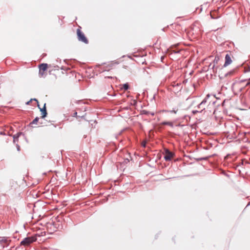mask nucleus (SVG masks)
Here are the masks:
<instances>
[{
	"label": "nucleus",
	"mask_w": 250,
	"mask_h": 250,
	"mask_svg": "<svg viewBox=\"0 0 250 250\" xmlns=\"http://www.w3.org/2000/svg\"><path fill=\"white\" fill-rule=\"evenodd\" d=\"M219 60V57L216 56L213 63H210L209 65V71H210V75L212 77L214 76V77H216L218 73H217V68L218 65L215 66V64H217L218 61Z\"/></svg>",
	"instance_id": "f257e3e1"
},
{
	"label": "nucleus",
	"mask_w": 250,
	"mask_h": 250,
	"mask_svg": "<svg viewBox=\"0 0 250 250\" xmlns=\"http://www.w3.org/2000/svg\"><path fill=\"white\" fill-rule=\"evenodd\" d=\"M37 240V237L36 236H32L31 237H28L24 238L21 242V245L24 246L25 247L30 245L31 243L35 242Z\"/></svg>",
	"instance_id": "f03ea898"
},
{
	"label": "nucleus",
	"mask_w": 250,
	"mask_h": 250,
	"mask_svg": "<svg viewBox=\"0 0 250 250\" xmlns=\"http://www.w3.org/2000/svg\"><path fill=\"white\" fill-rule=\"evenodd\" d=\"M77 34L78 36V39L79 41L82 42L86 44L88 43V40L85 37L84 34L79 28L77 30Z\"/></svg>",
	"instance_id": "7ed1b4c3"
},
{
	"label": "nucleus",
	"mask_w": 250,
	"mask_h": 250,
	"mask_svg": "<svg viewBox=\"0 0 250 250\" xmlns=\"http://www.w3.org/2000/svg\"><path fill=\"white\" fill-rule=\"evenodd\" d=\"M173 157V153L168 149L166 150L164 158L166 161L170 160Z\"/></svg>",
	"instance_id": "20e7f679"
},
{
	"label": "nucleus",
	"mask_w": 250,
	"mask_h": 250,
	"mask_svg": "<svg viewBox=\"0 0 250 250\" xmlns=\"http://www.w3.org/2000/svg\"><path fill=\"white\" fill-rule=\"evenodd\" d=\"M232 62L230 56L229 54H227L225 56V62L224 64V67H226L229 65Z\"/></svg>",
	"instance_id": "39448f33"
},
{
	"label": "nucleus",
	"mask_w": 250,
	"mask_h": 250,
	"mask_svg": "<svg viewBox=\"0 0 250 250\" xmlns=\"http://www.w3.org/2000/svg\"><path fill=\"white\" fill-rule=\"evenodd\" d=\"M7 240L4 238H0V250L3 249L7 244Z\"/></svg>",
	"instance_id": "423d86ee"
},
{
	"label": "nucleus",
	"mask_w": 250,
	"mask_h": 250,
	"mask_svg": "<svg viewBox=\"0 0 250 250\" xmlns=\"http://www.w3.org/2000/svg\"><path fill=\"white\" fill-rule=\"evenodd\" d=\"M47 68V63H42L39 66V74H41L42 71H44L46 70Z\"/></svg>",
	"instance_id": "0eeeda50"
},
{
	"label": "nucleus",
	"mask_w": 250,
	"mask_h": 250,
	"mask_svg": "<svg viewBox=\"0 0 250 250\" xmlns=\"http://www.w3.org/2000/svg\"><path fill=\"white\" fill-rule=\"evenodd\" d=\"M72 117L74 118V119H76L78 120H80L81 119H82L84 117V115H79L77 116V112L76 111L74 112L73 114H72Z\"/></svg>",
	"instance_id": "6e6552de"
},
{
	"label": "nucleus",
	"mask_w": 250,
	"mask_h": 250,
	"mask_svg": "<svg viewBox=\"0 0 250 250\" xmlns=\"http://www.w3.org/2000/svg\"><path fill=\"white\" fill-rule=\"evenodd\" d=\"M45 104H44V106L43 108H40V111L42 112V118H44L47 115V111L46 110Z\"/></svg>",
	"instance_id": "1a4fd4ad"
},
{
	"label": "nucleus",
	"mask_w": 250,
	"mask_h": 250,
	"mask_svg": "<svg viewBox=\"0 0 250 250\" xmlns=\"http://www.w3.org/2000/svg\"><path fill=\"white\" fill-rule=\"evenodd\" d=\"M210 97V95L209 94H208L207 96V97L204 99L203 100V101L198 105V107H200L201 106H202L203 105H205V104L207 102V98H208Z\"/></svg>",
	"instance_id": "9d476101"
},
{
	"label": "nucleus",
	"mask_w": 250,
	"mask_h": 250,
	"mask_svg": "<svg viewBox=\"0 0 250 250\" xmlns=\"http://www.w3.org/2000/svg\"><path fill=\"white\" fill-rule=\"evenodd\" d=\"M39 120V118L38 117L35 118V119H34L32 122H29L27 124V125H32L33 124H36L37 123Z\"/></svg>",
	"instance_id": "9b49d317"
},
{
	"label": "nucleus",
	"mask_w": 250,
	"mask_h": 250,
	"mask_svg": "<svg viewBox=\"0 0 250 250\" xmlns=\"http://www.w3.org/2000/svg\"><path fill=\"white\" fill-rule=\"evenodd\" d=\"M123 88L125 90H127L129 88L128 84L127 83L124 84L123 85Z\"/></svg>",
	"instance_id": "f8f14e48"
},
{
	"label": "nucleus",
	"mask_w": 250,
	"mask_h": 250,
	"mask_svg": "<svg viewBox=\"0 0 250 250\" xmlns=\"http://www.w3.org/2000/svg\"><path fill=\"white\" fill-rule=\"evenodd\" d=\"M217 110H218V109H217V106L214 109V111H213V114L214 115V117L217 119Z\"/></svg>",
	"instance_id": "ddd939ff"
},
{
	"label": "nucleus",
	"mask_w": 250,
	"mask_h": 250,
	"mask_svg": "<svg viewBox=\"0 0 250 250\" xmlns=\"http://www.w3.org/2000/svg\"><path fill=\"white\" fill-rule=\"evenodd\" d=\"M32 101H35L37 102V103L38 104V100L36 99H31L30 101H29L28 102H27L26 104H30V103Z\"/></svg>",
	"instance_id": "4468645a"
},
{
	"label": "nucleus",
	"mask_w": 250,
	"mask_h": 250,
	"mask_svg": "<svg viewBox=\"0 0 250 250\" xmlns=\"http://www.w3.org/2000/svg\"><path fill=\"white\" fill-rule=\"evenodd\" d=\"M147 143V141L146 140H144L143 141L142 143H141V145L143 147H145L146 146V144Z\"/></svg>",
	"instance_id": "2eb2a0df"
},
{
	"label": "nucleus",
	"mask_w": 250,
	"mask_h": 250,
	"mask_svg": "<svg viewBox=\"0 0 250 250\" xmlns=\"http://www.w3.org/2000/svg\"><path fill=\"white\" fill-rule=\"evenodd\" d=\"M142 113H143V114H146V115H147V114H149V113H150V112H149V111H146V110H143V111H142Z\"/></svg>",
	"instance_id": "dca6fc26"
},
{
	"label": "nucleus",
	"mask_w": 250,
	"mask_h": 250,
	"mask_svg": "<svg viewBox=\"0 0 250 250\" xmlns=\"http://www.w3.org/2000/svg\"><path fill=\"white\" fill-rule=\"evenodd\" d=\"M178 111V109H173L172 110H170L168 112H170V113H176Z\"/></svg>",
	"instance_id": "f3484780"
},
{
	"label": "nucleus",
	"mask_w": 250,
	"mask_h": 250,
	"mask_svg": "<svg viewBox=\"0 0 250 250\" xmlns=\"http://www.w3.org/2000/svg\"><path fill=\"white\" fill-rule=\"evenodd\" d=\"M198 108L199 109H201V111H202L203 110H204V109H205V105H202V106H201V107H199L198 106Z\"/></svg>",
	"instance_id": "a211bd4d"
},
{
	"label": "nucleus",
	"mask_w": 250,
	"mask_h": 250,
	"mask_svg": "<svg viewBox=\"0 0 250 250\" xmlns=\"http://www.w3.org/2000/svg\"><path fill=\"white\" fill-rule=\"evenodd\" d=\"M153 132V131H152V130H150L149 131V134H148V135H149V137H151V135H152Z\"/></svg>",
	"instance_id": "6ab92c4d"
},
{
	"label": "nucleus",
	"mask_w": 250,
	"mask_h": 250,
	"mask_svg": "<svg viewBox=\"0 0 250 250\" xmlns=\"http://www.w3.org/2000/svg\"><path fill=\"white\" fill-rule=\"evenodd\" d=\"M162 125H171V124L170 123H166V122H164L162 124Z\"/></svg>",
	"instance_id": "aec40b11"
},
{
	"label": "nucleus",
	"mask_w": 250,
	"mask_h": 250,
	"mask_svg": "<svg viewBox=\"0 0 250 250\" xmlns=\"http://www.w3.org/2000/svg\"><path fill=\"white\" fill-rule=\"evenodd\" d=\"M201 111H199L198 110H193L192 111V113L195 114V113H197V112H201Z\"/></svg>",
	"instance_id": "412c9836"
},
{
	"label": "nucleus",
	"mask_w": 250,
	"mask_h": 250,
	"mask_svg": "<svg viewBox=\"0 0 250 250\" xmlns=\"http://www.w3.org/2000/svg\"><path fill=\"white\" fill-rule=\"evenodd\" d=\"M216 102V101L212 102V103L211 104H210V103L209 104V105L213 106L214 105V104H215Z\"/></svg>",
	"instance_id": "4be33fe9"
},
{
	"label": "nucleus",
	"mask_w": 250,
	"mask_h": 250,
	"mask_svg": "<svg viewBox=\"0 0 250 250\" xmlns=\"http://www.w3.org/2000/svg\"><path fill=\"white\" fill-rule=\"evenodd\" d=\"M250 85V79L249 80V82L247 83L246 85Z\"/></svg>",
	"instance_id": "5701e85b"
},
{
	"label": "nucleus",
	"mask_w": 250,
	"mask_h": 250,
	"mask_svg": "<svg viewBox=\"0 0 250 250\" xmlns=\"http://www.w3.org/2000/svg\"><path fill=\"white\" fill-rule=\"evenodd\" d=\"M225 103V100H224L223 103H222V106H223L224 105Z\"/></svg>",
	"instance_id": "b1692460"
},
{
	"label": "nucleus",
	"mask_w": 250,
	"mask_h": 250,
	"mask_svg": "<svg viewBox=\"0 0 250 250\" xmlns=\"http://www.w3.org/2000/svg\"><path fill=\"white\" fill-rule=\"evenodd\" d=\"M213 97L215 98L216 99H218V98H216L215 95H213Z\"/></svg>",
	"instance_id": "393cba45"
},
{
	"label": "nucleus",
	"mask_w": 250,
	"mask_h": 250,
	"mask_svg": "<svg viewBox=\"0 0 250 250\" xmlns=\"http://www.w3.org/2000/svg\"><path fill=\"white\" fill-rule=\"evenodd\" d=\"M176 85H177V86H180V85H181V84H180V83H177V84H176Z\"/></svg>",
	"instance_id": "a878e982"
},
{
	"label": "nucleus",
	"mask_w": 250,
	"mask_h": 250,
	"mask_svg": "<svg viewBox=\"0 0 250 250\" xmlns=\"http://www.w3.org/2000/svg\"><path fill=\"white\" fill-rule=\"evenodd\" d=\"M210 16H211V17H212V18H214L212 17V14H211V13L210 14Z\"/></svg>",
	"instance_id": "bb28decb"
},
{
	"label": "nucleus",
	"mask_w": 250,
	"mask_h": 250,
	"mask_svg": "<svg viewBox=\"0 0 250 250\" xmlns=\"http://www.w3.org/2000/svg\"><path fill=\"white\" fill-rule=\"evenodd\" d=\"M151 114L152 115H154V113H151Z\"/></svg>",
	"instance_id": "cd10ccee"
},
{
	"label": "nucleus",
	"mask_w": 250,
	"mask_h": 250,
	"mask_svg": "<svg viewBox=\"0 0 250 250\" xmlns=\"http://www.w3.org/2000/svg\"><path fill=\"white\" fill-rule=\"evenodd\" d=\"M249 71H250V68H249Z\"/></svg>",
	"instance_id": "c85d7f7f"
}]
</instances>
